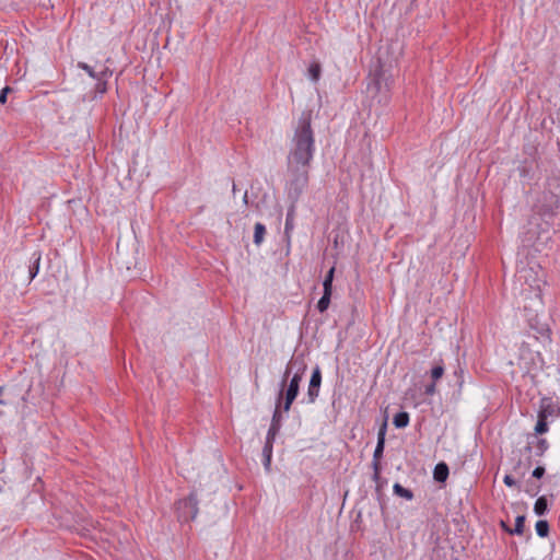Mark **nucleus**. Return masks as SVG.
Masks as SVG:
<instances>
[{
  "mask_svg": "<svg viewBox=\"0 0 560 560\" xmlns=\"http://www.w3.org/2000/svg\"><path fill=\"white\" fill-rule=\"evenodd\" d=\"M312 113L303 112L292 138L288 155V165L308 166L315 151V139L312 129Z\"/></svg>",
  "mask_w": 560,
  "mask_h": 560,
  "instance_id": "obj_1",
  "label": "nucleus"
},
{
  "mask_svg": "<svg viewBox=\"0 0 560 560\" xmlns=\"http://www.w3.org/2000/svg\"><path fill=\"white\" fill-rule=\"evenodd\" d=\"M544 270L540 266H525L517 270L516 280L521 283V294L525 299H535L538 303L542 302Z\"/></svg>",
  "mask_w": 560,
  "mask_h": 560,
  "instance_id": "obj_2",
  "label": "nucleus"
},
{
  "mask_svg": "<svg viewBox=\"0 0 560 560\" xmlns=\"http://www.w3.org/2000/svg\"><path fill=\"white\" fill-rule=\"evenodd\" d=\"M308 166L288 165L290 180L287 185L288 198L295 203L308 185Z\"/></svg>",
  "mask_w": 560,
  "mask_h": 560,
  "instance_id": "obj_3",
  "label": "nucleus"
},
{
  "mask_svg": "<svg viewBox=\"0 0 560 560\" xmlns=\"http://www.w3.org/2000/svg\"><path fill=\"white\" fill-rule=\"evenodd\" d=\"M304 370H305V366L303 368V370L301 372H296L292 378L290 380V383L288 385V388L284 392H282V409L283 411L288 412L290 409H291V406L293 404V401L295 400L298 394H299V389H300V383L303 378V373H304ZM290 368L288 366L285 372H284V376H283V380L281 382V389L280 390H283V387L285 385V382H287V378L288 376L290 375Z\"/></svg>",
  "mask_w": 560,
  "mask_h": 560,
  "instance_id": "obj_4",
  "label": "nucleus"
},
{
  "mask_svg": "<svg viewBox=\"0 0 560 560\" xmlns=\"http://www.w3.org/2000/svg\"><path fill=\"white\" fill-rule=\"evenodd\" d=\"M177 516L180 522H190L198 514V500L195 492L176 503Z\"/></svg>",
  "mask_w": 560,
  "mask_h": 560,
  "instance_id": "obj_5",
  "label": "nucleus"
},
{
  "mask_svg": "<svg viewBox=\"0 0 560 560\" xmlns=\"http://www.w3.org/2000/svg\"><path fill=\"white\" fill-rule=\"evenodd\" d=\"M385 433H386V422L383 423L381 427L378 434H377V444L374 450L373 454V480L378 482L381 480V459L383 457L384 453V445H385Z\"/></svg>",
  "mask_w": 560,
  "mask_h": 560,
  "instance_id": "obj_6",
  "label": "nucleus"
},
{
  "mask_svg": "<svg viewBox=\"0 0 560 560\" xmlns=\"http://www.w3.org/2000/svg\"><path fill=\"white\" fill-rule=\"evenodd\" d=\"M322 384V371L319 366H316L313 370L308 387H307V398L308 404H314L319 395V388Z\"/></svg>",
  "mask_w": 560,
  "mask_h": 560,
  "instance_id": "obj_7",
  "label": "nucleus"
},
{
  "mask_svg": "<svg viewBox=\"0 0 560 560\" xmlns=\"http://www.w3.org/2000/svg\"><path fill=\"white\" fill-rule=\"evenodd\" d=\"M558 416H560V406L551 398H541L538 417L548 420L549 418H556Z\"/></svg>",
  "mask_w": 560,
  "mask_h": 560,
  "instance_id": "obj_8",
  "label": "nucleus"
},
{
  "mask_svg": "<svg viewBox=\"0 0 560 560\" xmlns=\"http://www.w3.org/2000/svg\"><path fill=\"white\" fill-rule=\"evenodd\" d=\"M548 442L546 439L537 438L536 435H533L528 442L526 450L532 451L534 450L535 456L540 457L545 454V452L548 450Z\"/></svg>",
  "mask_w": 560,
  "mask_h": 560,
  "instance_id": "obj_9",
  "label": "nucleus"
},
{
  "mask_svg": "<svg viewBox=\"0 0 560 560\" xmlns=\"http://www.w3.org/2000/svg\"><path fill=\"white\" fill-rule=\"evenodd\" d=\"M448 474V466L444 462H441L434 467L433 478L438 482H444L447 479Z\"/></svg>",
  "mask_w": 560,
  "mask_h": 560,
  "instance_id": "obj_10",
  "label": "nucleus"
},
{
  "mask_svg": "<svg viewBox=\"0 0 560 560\" xmlns=\"http://www.w3.org/2000/svg\"><path fill=\"white\" fill-rule=\"evenodd\" d=\"M281 404H282V390L279 392L276 409L273 411L272 419H271V425H276L278 428H281V420H282V417L280 413V408H282Z\"/></svg>",
  "mask_w": 560,
  "mask_h": 560,
  "instance_id": "obj_11",
  "label": "nucleus"
},
{
  "mask_svg": "<svg viewBox=\"0 0 560 560\" xmlns=\"http://www.w3.org/2000/svg\"><path fill=\"white\" fill-rule=\"evenodd\" d=\"M393 423L398 429L406 428L409 423V413L406 411H400L396 413L394 416Z\"/></svg>",
  "mask_w": 560,
  "mask_h": 560,
  "instance_id": "obj_12",
  "label": "nucleus"
},
{
  "mask_svg": "<svg viewBox=\"0 0 560 560\" xmlns=\"http://www.w3.org/2000/svg\"><path fill=\"white\" fill-rule=\"evenodd\" d=\"M393 491L396 495L404 498L406 500H412L413 499V492L405 487H402L400 483L396 482L393 487Z\"/></svg>",
  "mask_w": 560,
  "mask_h": 560,
  "instance_id": "obj_13",
  "label": "nucleus"
},
{
  "mask_svg": "<svg viewBox=\"0 0 560 560\" xmlns=\"http://www.w3.org/2000/svg\"><path fill=\"white\" fill-rule=\"evenodd\" d=\"M32 258H33V262L28 267L30 280H33L36 277V275L38 273L42 255H40V253L36 252L33 254Z\"/></svg>",
  "mask_w": 560,
  "mask_h": 560,
  "instance_id": "obj_14",
  "label": "nucleus"
},
{
  "mask_svg": "<svg viewBox=\"0 0 560 560\" xmlns=\"http://www.w3.org/2000/svg\"><path fill=\"white\" fill-rule=\"evenodd\" d=\"M548 511V501H547V498L545 495L542 497H539L536 502H535V505H534V512L541 516L544 515L546 512Z\"/></svg>",
  "mask_w": 560,
  "mask_h": 560,
  "instance_id": "obj_15",
  "label": "nucleus"
},
{
  "mask_svg": "<svg viewBox=\"0 0 560 560\" xmlns=\"http://www.w3.org/2000/svg\"><path fill=\"white\" fill-rule=\"evenodd\" d=\"M272 443H265L262 448V455H264V466L267 470L270 469L271 465V456H272Z\"/></svg>",
  "mask_w": 560,
  "mask_h": 560,
  "instance_id": "obj_16",
  "label": "nucleus"
},
{
  "mask_svg": "<svg viewBox=\"0 0 560 560\" xmlns=\"http://www.w3.org/2000/svg\"><path fill=\"white\" fill-rule=\"evenodd\" d=\"M266 234V228L262 223L257 222L254 231V243L260 245Z\"/></svg>",
  "mask_w": 560,
  "mask_h": 560,
  "instance_id": "obj_17",
  "label": "nucleus"
},
{
  "mask_svg": "<svg viewBox=\"0 0 560 560\" xmlns=\"http://www.w3.org/2000/svg\"><path fill=\"white\" fill-rule=\"evenodd\" d=\"M331 293L332 292H327V291L323 292V295L317 303V310L320 313H324L329 307Z\"/></svg>",
  "mask_w": 560,
  "mask_h": 560,
  "instance_id": "obj_18",
  "label": "nucleus"
},
{
  "mask_svg": "<svg viewBox=\"0 0 560 560\" xmlns=\"http://www.w3.org/2000/svg\"><path fill=\"white\" fill-rule=\"evenodd\" d=\"M334 275H335V267L332 266L328 272L325 276L323 287L324 291L332 292V281H334Z\"/></svg>",
  "mask_w": 560,
  "mask_h": 560,
  "instance_id": "obj_19",
  "label": "nucleus"
},
{
  "mask_svg": "<svg viewBox=\"0 0 560 560\" xmlns=\"http://www.w3.org/2000/svg\"><path fill=\"white\" fill-rule=\"evenodd\" d=\"M536 533L539 537H547L549 535V524L547 521L540 520L536 523Z\"/></svg>",
  "mask_w": 560,
  "mask_h": 560,
  "instance_id": "obj_20",
  "label": "nucleus"
},
{
  "mask_svg": "<svg viewBox=\"0 0 560 560\" xmlns=\"http://www.w3.org/2000/svg\"><path fill=\"white\" fill-rule=\"evenodd\" d=\"M322 67L319 62H313L308 67V74L313 81H318L320 78Z\"/></svg>",
  "mask_w": 560,
  "mask_h": 560,
  "instance_id": "obj_21",
  "label": "nucleus"
},
{
  "mask_svg": "<svg viewBox=\"0 0 560 560\" xmlns=\"http://www.w3.org/2000/svg\"><path fill=\"white\" fill-rule=\"evenodd\" d=\"M106 75V71L102 72L100 77L96 78L97 83L95 85L96 93L104 94L107 90V83L104 80V77Z\"/></svg>",
  "mask_w": 560,
  "mask_h": 560,
  "instance_id": "obj_22",
  "label": "nucleus"
},
{
  "mask_svg": "<svg viewBox=\"0 0 560 560\" xmlns=\"http://www.w3.org/2000/svg\"><path fill=\"white\" fill-rule=\"evenodd\" d=\"M524 524H525V516L518 515L515 520V527L513 528V533L516 535H522L524 533Z\"/></svg>",
  "mask_w": 560,
  "mask_h": 560,
  "instance_id": "obj_23",
  "label": "nucleus"
},
{
  "mask_svg": "<svg viewBox=\"0 0 560 560\" xmlns=\"http://www.w3.org/2000/svg\"><path fill=\"white\" fill-rule=\"evenodd\" d=\"M547 431H548L547 419L538 417V421H537L536 427H535L536 434H544Z\"/></svg>",
  "mask_w": 560,
  "mask_h": 560,
  "instance_id": "obj_24",
  "label": "nucleus"
},
{
  "mask_svg": "<svg viewBox=\"0 0 560 560\" xmlns=\"http://www.w3.org/2000/svg\"><path fill=\"white\" fill-rule=\"evenodd\" d=\"M444 374V366L442 364H438L431 370V377L434 382L439 381Z\"/></svg>",
  "mask_w": 560,
  "mask_h": 560,
  "instance_id": "obj_25",
  "label": "nucleus"
},
{
  "mask_svg": "<svg viewBox=\"0 0 560 560\" xmlns=\"http://www.w3.org/2000/svg\"><path fill=\"white\" fill-rule=\"evenodd\" d=\"M293 220H294V203L292 205L291 209L287 213L285 231L293 229Z\"/></svg>",
  "mask_w": 560,
  "mask_h": 560,
  "instance_id": "obj_26",
  "label": "nucleus"
},
{
  "mask_svg": "<svg viewBox=\"0 0 560 560\" xmlns=\"http://www.w3.org/2000/svg\"><path fill=\"white\" fill-rule=\"evenodd\" d=\"M279 430H280V428L270 424V428L267 433L266 442L273 444V441H275L276 435L278 434Z\"/></svg>",
  "mask_w": 560,
  "mask_h": 560,
  "instance_id": "obj_27",
  "label": "nucleus"
},
{
  "mask_svg": "<svg viewBox=\"0 0 560 560\" xmlns=\"http://www.w3.org/2000/svg\"><path fill=\"white\" fill-rule=\"evenodd\" d=\"M79 67L81 69H83L84 71L88 72V74L93 78V79H96L98 75L94 72L93 68L90 67L89 65L84 63V62H80L79 63Z\"/></svg>",
  "mask_w": 560,
  "mask_h": 560,
  "instance_id": "obj_28",
  "label": "nucleus"
},
{
  "mask_svg": "<svg viewBox=\"0 0 560 560\" xmlns=\"http://www.w3.org/2000/svg\"><path fill=\"white\" fill-rule=\"evenodd\" d=\"M545 472H546V470H545V468H544L542 466H537V467L533 470L532 476H533L534 478L540 479V478H542V477H544Z\"/></svg>",
  "mask_w": 560,
  "mask_h": 560,
  "instance_id": "obj_29",
  "label": "nucleus"
},
{
  "mask_svg": "<svg viewBox=\"0 0 560 560\" xmlns=\"http://www.w3.org/2000/svg\"><path fill=\"white\" fill-rule=\"evenodd\" d=\"M503 482L508 487H516L517 486L515 479L511 475H505L504 478H503Z\"/></svg>",
  "mask_w": 560,
  "mask_h": 560,
  "instance_id": "obj_30",
  "label": "nucleus"
},
{
  "mask_svg": "<svg viewBox=\"0 0 560 560\" xmlns=\"http://www.w3.org/2000/svg\"><path fill=\"white\" fill-rule=\"evenodd\" d=\"M370 88H373L377 91L381 89V75L380 74H375L373 83H372V85H370Z\"/></svg>",
  "mask_w": 560,
  "mask_h": 560,
  "instance_id": "obj_31",
  "label": "nucleus"
},
{
  "mask_svg": "<svg viewBox=\"0 0 560 560\" xmlns=\"http://www.w3.org/2000/svg\"><path fill=\"white\" fill-rule=\"evenodd\" d=\"M11 91L9 86H5L0 93V103L4 104L7 102V94Z\"/></svg>",
  "mask_w": 560,
  "mask_h": 560,
  "instance_id": "obj_32",
  "label": "nucleus"
},
{
  "mask_svg": "<svg viewBox=\"0 0 560 560\" xmlns=\"http://www.w3.org/2000/svg\"><path fill=\"white\" fill-rule=\"evenodd\" d=\"M435 390H436V388H435V382L434 381L430 385H428L425 387V394L427 395L431 396V395L435 394Z\"/></svg>",
  "mask_w": 560,
  "mask_h": 560,
  "instance_id": "obj_33",
  "label": "nucleus"
},
{
  "mask_svg": "<svg viewBox=\"0 0 560 560\" xmlns=\"http://www.w3.org/2000/svg\"><path fill=\"white\" fill-rule=\"evenodd\" d=\"M501 527H502V528H503V530H505L506 533H509V534H511V535H514L513 529H512V528H510V527L505 524V522L501 521Z\"/></svg>",
  "mask_w": 560,
  "mask_h": 560,
  "instance_id": "obj_34",
  "label": "nucleus"
},
{
  "mask_svg": "<svg viewBox=\"0 0 560 560\" xmlns=\"http://www.w3.org/2000/svg\"><path fill=\"white\" fill-rule=\"evenodd\" d=\"M526 491L534 497V495H536L538 493L539 487H537L535 489H526Z\"/></svg>",
  "mask_w": 560,
  "mask_h": 560,
  "instance_id": "obj_35",
  "label": "nucleus"
},
{
  "mask_svg": "<svg viewBox=\"0 0 560 560\" xmlns=\"http://www.w3.org/2000/svg\"><path fill=\"white\" fill-rule=\"evenodd\" d=\"M463 373H464V371H463V369H462V368H458V370H457V371H455V375H456V376H458V378H462Z\"/></svg>",
  "mask_w": 560,
  "mask_h": 560,
  "instance_id": "obj_36",
  "label": "nucleus"
},
{
  "mask_svg": "<svg viewBox=\"0 0 560 560\" xmlns=\"http://www.w3.org/2000/svg\"><path fill=\"white\" fill-rule=\"evenodd\" d=\"M4 392V387L0 386V396L3 394ZM4 401L2 399H0V405H3Z\"/></svg>",
  "mask_w": 560,
  "mask_h": 560,
  "instance_id": "obj_37",
  "label": "nucleus"
},
{
  "mask_svg": "<svg viewBox=\"0 0 560 560\" xmlns=\"http://www.w3.org/2000/svg\"><path fill=\"white\" fill-rule=\"evenodd\" d=\"M243 201H244L245 203H247V192L245 194V196H244V198H243Z\"/></svg>",
  "mask_w": 560,
  "mask_h": 560,
  "instance_id": "obj_38",
  "label": "nucleus"
}]
</instances>
